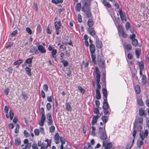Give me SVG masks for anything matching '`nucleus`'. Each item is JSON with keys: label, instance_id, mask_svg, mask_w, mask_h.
<instances>
[{"label": "nucleus", "instance_id": "nucleus-1", "mask_svg": "<svg viewBox=\"0 0 149 149\" xmlns=\"http://www.w3.org/2000/svg\"><path fill=\"white\" fill-rule=\"evenodd\" d=\"M148 132L147 130H146L144 132H140L139 138L138 139L137 143V146L139 148H140L143 144V141L144 140L145 138L147 137L148 136Z\"/></svg>", "mask_w": 149, "mask_h": 149}, {"label": "nucleus", "instance_id": "nucleus-2", "mask_svg": "<svg viewBox=\"0 0 149 149\" xmlns=\"http://www.w3.org/2000/svg\"><path fill=\"white\" fill-rule=\"evenodd\" d=\"M95 74L96 75V81L97 88L95 91H100L101 86L99 84L100 81L101 74L99 69L97 67L96 68L95 70Z\"/></svg>", "mask_w": 149, "mask_h": 149}, {"label": "nucleus", "instance_id": "nucleus-3", "mask_svg": "<svg viewBox=\"0 0 149 149\" xmlns=\"http://www.w3.org/2000/svg\"><path fill=\"white\" fill-rule=\"evenodd\" d=\"M143 123V118L142 117H139L136 120L134 123V128L137 129L138 130H140L142 128L141 125Z\"/></svg>", "mask_w": 149, "mask_h": 149}, {"label": "nucleus", "instance_id": "nucleus-4", "mask_svg": "<svg viewBox=\"0 0 149 149\" xmlns=\"http://www.w3.org/2000/svg\"><path fill=\"white\" fill-rule=\"evenodd\" d=\"M89 49L91 53V55L94 63L96 64L95 61L96 55L95 53V47L94 45L90 44L89 46Z\"/></svg>", "mask_w": 149, "mask_h": 149}, {"label": "nucleus", "instance_id": "nucleus-5", "mask_svg": "<svg viewBox=\"0 0 149 149\" xmlns=\"http://www.w3.org/2000/svg\"><path fill=\"white\" fill-rule=\"evenodd\" d=\"M81 2L83 5L82 7V11L85 13L87 7L90 6L91 1V0H81Z\"/></svg>", "mask_w": 149, "mask_h": 149}, {"label": "nucleus", "instance_id": "nucleus-6", "mask_svg": "<svg viewBox=\"0 0 149 149\" xmlns=\"http://www.w3.org/2000/svg\"><path fill=\"white\" fill-rule=\"evenodd\" d=\"M46 117L48 125H52L53 123V121L52 119V114L49 113H47L46 115Z\"/></svg>", "mask_w": 149, "mask_h": 149}, {"label": "nucleus", "instance_id": "nucleus-7", "mask_svg": "<svg viewBox=\"0 0 149 149\" xmlns=\"http://www.w3.org/2000/svg\"><path fill=\"white\" fill-rule=\"evenodd\" d=\"M119 13L120 16L121 20L122 21H126L127 20V17L125 14L123 12L122 10L121 9H119Z\"/></svg>", "mask_w": 149, "mask_h": 149}, {"label": "nucleus", "instance_id": "nucleus-8", "mask_svg": "<svg viewBox=\"0 0 149 149\" xmlns=\"http://www.w3.org/2000/svg\"><path fill=\"white\" fill-rule=\"evenodd\" d=\"M103 145L104 149H111L112 146L111 143H108L105 141H103Z\"/></svg>", "mask_w": 149, "mask_h": 149}, {"label": "nucleus", "instance_id": "nucleus-9", "mask_svg": "<svg viewBox=\"0 0 149 149\" xmlns=\"http://www.w3.org/2000/svg\"><path fill=\"white\" fill-rule=\"evenodd\" d=\"M38 49L41 53H45L46 51L45 47H44L42 45H39L38 46Z\"/></svg>", "mask_w": 149, "mask_h": 149}, {"label": "nucleus", "instance_id": "nucleus-10", "mask_svg": "<svg viewBox=\"0 0 149 149\" xmlns=\"http://www.w3.org/2000/svg\"><path fill=\"white\" fill-rule=\"evenodd\" d=\"M100 116L98 115L93 116L92 118V120L91 122V124L92 125H94L96 123L98 118Z\"/></svg>", "mask_w": 149, "mask_h": 149}, {"label": "nucleus", "instance_id": "nucleus-11", "mask_svg": "<svg viewBox=\"0 0 149 149\" xmlns=\"http://www.w3.org/2000/svg\"><path fill=\"white\" fill-rule=\"evenodd\" d=\"M87 31L91 36L93 37H94L95 36V33L93 28L89 27L87 29Z\"/></svg>", "mask_w": 149, "mask_h": 149}, {"label": "nucleus", "instance_id": "nucleus-12", "mask_svg": "<svg viewBox=\"0 0 149 149\" xmlns=\"http://www.w3.org/2000/svg\"><path fill=\"white\" fill-rule=\"evenodd\" d=\"M60 138L59 134L58 133H56L54 136V139L56 144H58L59 143Z\"/></svg>", "mask_w": 149, "mask_h": 149}, {"label": "nucleus", "instance_id": "nucleus-13", "mask_svg": "<svg viewBox=\"0 0 149 149\" xmlns=\"http://www.w3.org/2000/svg\"><path fill=\"white\" fill-rule=\"evenodd\" d=\"M33 58V57L32 56V57L26 59L24 63H26L27 64H29V66L30 67H31L32 66V65L31 64L32 62V59Z\"/></svg>", "mask_w": 149, "mask_h": 149}, {"label": "nucleus", "instance_id": "nucleus-14", "mask_svg": "<svg viewBox=\"0 0 149 149\" xmlns=\"http://www.w3.org/2000/svg\"><path fill=\"white\" fill-rule=\"evenodd\" d=\"M124 49L125 51H128L130 50L132 47L130 44H125L124 45Z\"/></svg>", "mask_w": 149, "mask_h": 149}, {"label": "nucleus", "instance_id": "nucleus-15", "mask_svg": "<svg viewBox=\"0 0 149 149\" xmlns=\"http://www.w3.org/2000/svg\"><path fill=\"white\" fill-rule=\"evenodd\" d=\"M117 17H115L114 16V17H113V21L114 22L115 24L117 26V24H119V18L118 17V14L117 13Z\"/></svg>", "mask_w": 149, "mask_h": 149}, {"label": "nucleus", "instance_id": "nucleus-16", "mask_svg": "<svg viewBox=\"0 0 149 149\" xmlns=\"http://www.w3.org/2000/svg\"><path fill=\"white\" fill-rule=\"evenodd\" d=\"M55 29H60L61 24L60 21H56L54 23Z\"/></svg>", "mask_w": 149, "mask_h": 149}, {"label": "nucleus", "instance_id": "nucleus-17", "mask_svg": "<svg viewBox=\"0 0 149 149\" xmlns=\"http://www.w3.org/2000/svg\"><path fill=\"white\" fill-rule=\"evenodd\" d=\"M100 134V137L102 140H105L107 138V135L106 134V132H104L103 133H102Z\"/></svg>", "mask_w": 149, "mask_h": 149}, {"label": "nucleus", "instance_id": "nucleus-18", "mask_svg": "<svg viewBox=\"0 0 149 149\" xmlns=\"http://www.w3.org/2000/svg\"><path fill=\"white\" fill-rule=\"evenodd\" d=\"M102 45V43L101 41L99 40H96V46L98 48H100L101 47Z\"/></svg>", "mask_w": 149, "mask_h": 149}, {"label": "nucleus", "instance_id": "nucleus-19", "mask_svg": "<svg viewBox=\"0 0 149 149\" xmlns=\"http://www.w3.org/2000/svg\"><path fill=\"white\" fill-rule=\"evenodd\" d=\"M137 104L140 106L143 105V103L142 101V98L140 97H138L137 99Z\"/></svg>", "mask_w": 149, "mask_h": 149}, {"label": "nucleus", "instance_id": "nucleus-20", "mask_svg": "<svg viewBox=\"0 0 149 149\" xmlns=\"http://www.w3.org/2000/svg\"><path fill=\"white\" fill-rule=\"evenodd\" d=\"M141 81L143 84H146L147 83V78L145 75H143L142 76L141 78Z\"/></svg>", "mask_w": 149, "mask_h": 149}, {"label": "nucleus", "instance_id": "nucleus-21", "mask_svg": "<svg viewBox=\"0 0 149 149\" xmlns=\"http://www.w3.org/2000/svg\"><path fill=\"white\" fill-rule=\"evenodd\" d=\"M25 70L27 73V74L29 76H31L32 75L31 72V69L29 67H26L25 68Z\"/></svg>", "mask_w": 149, "mask_h": 149}, {"label": "nucleus", "instance_id": "nucleus-22", "mask_svg": "<svg viewBox=\"0 0 149 149\" xmlns=\"http://www.w3.org/2000/svg\"><path fill=\"white\" fill-rule=\"evenodd\" d=\"M85 12H86V14L88 17H90L91 16V13L89 8H86Z\"/></svg>", "mask_w": 149, "mask_h": 149}, {"label": "nucleus", "instance_id": "nucleus-23", "mask_svg": "<svg viewBox=\"0 0 149 149\" xmlns=\"http://www.w3.org/2000/svg\"><path fill=\"white\" fill-rule=\"evenodd\" d=\"M99 65L102 68H104L105 65V61L103 60H100L99 63Z\"/></svg>", "mask_w": 149, "mask_h": 149}, {"label": "nucleus", "instance_id": "nucleus-24", "mask_svg": "<svg viewBox=\"0 0 149 149\" xmlns=\"http://www.w3.org/2000/svg\"><path fill=\"white\" fill-rule=\"evenodd\" d=\"M102 3L104 5L107 7L109 8L111 7V5L106 0H103Z\"/></svg>", "mask_w": 149, "mask_h": 149}, {"label": "nucleus", "instance_id": "nucleus-25", "mask_svg": "<svg viewBox=\"0 0 149 149\" xmlns=\"http://www.w3.org/2000/svg\"><path fill=\"white\" fill-rule=\"evenodd\" d=\"M87 24L89 27L92 26L93 25V20L91 19H88L87 22Z\"/></svg>", "mask_w": 149, "mask_h": 149}, {"label": "nucleus", "instance_id": "nucleus-26", "mask_svg": "<svg viewBox=\"0 0 149 149\" xmlns=\"http://www.w3.org/2000/svg\"><path fill=\"white\" fill-rule=\"evenodd\" d=\"M38 51V50L36 47H33L31 48L29 52L31 53H36Z\"/></svg>", "mask_w": 149, "mask_h": 149}, {"label": "nucleus", "instance_id": "nucleus-27", "mask_svg": "<svg viewBox=\"0 0 149 149\" xmlns=\"http://www.w3.org/2000/svg\"><path fill=\"white\" fill-rule=\"evenodd\" d=\"M135 92L137 94H139L141 91L140 90V86L137 85H136L135 86Z\"/></svg>", "mask_w": 149, "mask_h": 149}, {"label": "nucleus", "instance_id": "nucleus-28", "mask_svg": "<svg viewBox=\"0 0 149 149\" xmlns=\"http://www.w3.org/2000/svg\"><path fill=\"white\" fill-rule=\"evenodd\" d=\"M81 7V4L80 3H77L75 6V9L76 11H79Z\"/></svg>", "mask_w": 149, "mask_h": 149}, {"label": "nucleus", "instance_id": "nucleus-29", "mask_svg": "<svg viewBox=\"0 0 149 149\" xmlns=\"http://www.w3.org/2000/svg\"><path fill=\"white\" fill-rule=\"evenodd\" d=\"M132 43L133 46H137L138 45L137 40L136 39H133L132 40Z\"/></svg>", "mask_w": 149, "mask_h": 149}, {"label": "nucleus", "instance_id": "nucleus-30", "mask_svg": "<svg viewBox=\"0 0 149 149\" xmlns=\"http://www.w3.org/2000/svg\"><path fill=\"white\" fill-rule=\"evenodd\" d=\"M95 96L97 99H100L101 95H100V91H96Z\"/></svg>", "mask_w": 149, "mask_h": 149}, {"label": "nucleus", "instance_id": "nucleus-31", "mask_svg": "<svg viewBox=\"0 0 149 149\" xmlns=\"http://www.w3.org/2000/svg\"><path fill=\"white\" fill-rule=\"evenodd\" d=\"M105 124L104 125V128H102L101 127H99V134L103 133L106 131L105 130Z\"/></svg>", "mask_w": 149, "mask_h": 149}, {"label": "nucleus", "instance_id": "nucleus-32", "mask_svg": "<svg viewBox=\"0 0 149 149\" xmlns=\"http://www.w3.org/2000/svg\"><path fill=\"white\" fill-rule=\"evenodd\" d=\"M15 144L17 146H19L21 143V140L19 138H16L15 139Z\"/></svg>", "mask_w": 149, "mask_h": 149}, {"label": "nucleus", "instance_id": "nucleus-33", "mask_svg": "<svg viewBox=\"0 0 149 149\" xmlns=\"http://www.w3.org/2000/svg\"><path fill=\"white\" fill-rule=\"evenodd\" d=\"M57 54V50L56 49L53 50L52 51V54L53 58H56V54Z\"/></svg>", "mask_w": 149, "mask_h": 149}, {"label": "nucleus", "instance_id": "nucleus-34", "mask_svg": "<svg viewBox=\"0 0 149 149\" xmlns=\"http://www.w3.org/2000/svg\"><path fill=\"white\" fill-rule=\"evenodd\" d=\"M117 26L118 31L119 33L123 31V28L121 25H118V26Z\"/></svg>", "mask_w": 149, "mask_h": 149}, {"label": "nucleus", "instance_id": "nucleus-35", "mask_svg": "<svg viewBox=\"0 0 149 149\" xmlns=\"http://www.w3.org/2000/svg\"><path fill=\"white\" fill-rule=\"evenodd\" d=\"M66 110L68 111H70L71 110L70 103L69 102L66 104Z\"/></svg>", "mask_w": 149, "mask_h": 149}, {"label": "nucleus", "instance_id": "nucleus-36", "mask_svg": "<svg viewBox=\"0 0 149 149\" xmlns=\"http://www.w3.org/2000/svg\"><path fill=\"white\" fill-rule=\"evenodd\" d=\"M145 113L144 110L142 109H140L139 110V114L141 116H142Z\"/></svg>", "mask_w": 149, "mask_h": 149}, {"label": "nucleus", "instance_id": "nucleus-37", "mask_svg": "<svg viewBox=\"0 0 149 149\" xmlns=\"http://www.w3.org/2000/svg\"><path fill=\"white\" fill-rule=\"evenodd\" d=\"M40 149H47V146L46 144L44 142H42L40 145Z\"/></svg>", "mask_w": 149, "mask_h": 149}, {"label": "nucleus", "instance_id": "nucleus-38", "mask_svg": "<svg viewBox=\"0 0 149 149\" xmlns=\"http://www.w3.org/2000/svg\"><path fill=\"white\" fill-rule=\"evenodd\" d=\"M23 61L21 59H19L18 60H17V61H15L14 63L13 64L16 65H19Z\"/></svg>", "mask_w": 149, "mask_h": 149}, {"label": "nucleus", "instance_id": "nucleus-39", "mask_svg": "<svg viewBox=\"0 0 149 149\" xmlns=\"http://www.w3.org/2000/svg\"><path fill=\"white\" fill-rule=\"evenodd\" d=\"M135 54L137 58H139L140 54V50L139 49H137L135 50Z\"/></svg>", "mask_w": 149, "mask_h": 149}, {"label": "nucleus", "instance_id": "nucleus-40", "mask_svg": "<svg viewBox=\"0 0 149 149\" xmlns=\"http://www.w3.org/2000/svg\"><path fill=\"white\" fill-rule=\"evenodd\" d=\"M45 141L47 142V147H50L51 146V141L50 139H47L45 140Z\"/></svg>", "mask_w": 149, "mask_h": 149}, {"label": "nucleus", "instance_id": "nucleus-41", "mask_svg": "<svg viewBox=\"0 0 149 149\" xmlns=\"http://www.w3.org/2000/svg\"><path fill=\"white\" fill-rule=\"evenodd\" d=\"M104 110H103L104 113L105 115H107L109 112L110 111V109H104Z\"/></svg>", "mask_w": 149, "mask_h": 149}, {"label": "nucleus", "instance_id": "nucleus-42", "mask_svg": "<svg viewBox=\"0 0 149 149\" xmlns=\"http://www.w3.org/2000/svg\"><path fill=\"white\" fill-rule=\"evenodd\" d=\"M139 66L140 70H143L144 68V63L143 62H141L139 63Z\"/></svg>", "mask_w": 149, "mask_h": 149}, {"label": "nucleus", "instance_id": "nucleus-43", "mask_svg": "<svg viewBox=\"0 0 149 149\" xmlns=\"http://www.w3.org/2000/svg\"><path fill=\"white\" fill-rule=\"evenodd\" d=\"M102 93L104 96V97H107V90L105 88H103L102 89Z\"/></svg>", "mask_w": 149, "mask_h": 149}, {"label": "nucleus", "instance_id": "nucleus-44", "mask_svg": "<svg viewBox=\"0 0 149 149\" xmlns=\"http://www.w3.org/2000/svg\"><path fill=\"white\" fill-rule=\"evenodd\" d=\"M17 34V30L13 31L11 33L10 36L12 37L15 36Z\"/></svg>", "mask_w": 149, "mask_h": 149}, {"label": "nucleus", "instance_id": "nucleus-45", "mask_svg": "<svg viewBox=\"0 0 149 149\" xmlns=\"http://www.w3.org/2000/svg\"><path fill=\"white\" fill-rule=\"evenodd\" d=\"M26 31L28 33L29 35H31L32 33V31L31 30L29 27H27L26 29Z\"/></svg>", "mask_w": 149, "mask_h": 149}, {"label": "nucleus", "instance_id": "nucleus-46", "mask_svg": "<svg viewBox=\"0 0 149 149\" xmlns=\"http://www.w3.org/2000/svg\"><path fill=\"white\" fill-rule=\"evenodd\" d=\"M49 130L50 132L52 133H53L54 132L55 130V127L54 126H51L50 127Z\"/></svg>", "mask_w": 149, "mask_h": 149}, {"label": "nucleus", "instance_id": "nucleus-47", "mask_svg": "<svg viewBox=\"0 0 149 149\" xmlns=\"http://www.w3.org/2000/svg\"><path fill=\"white\" fill-rule=\"evenodd\" d=\"M60 140L61 143V145H63V144L65 143V141L64 138L62 137H60Z\"/></svg>", "mask_w": 149, "mask_h": 149}, {"label": "nucleus", "instance_id": "nucleus-48", "mask_svg": "<svg viewBox=\"0 0 149 149\" xmlns=\"http://www.w3.org/2000/svg\"><path fill=\"white\" fill-rule=\"evenodd\" d=\"M9 113L10 119V120H12L13 119L14 117V113L12 110H10Z\"/></svg>", "mask_w": 149, "mask_h": 149}, {"label": "nucleus", "instance_id": "nucleus-49", "mask_svg": "<svg viewBox=\"0 0 149 149\" xmlns=\"http://www.w3.org/2000/svg\"><path fill=\"white\" fill-rule=\"evenodd\" d=\"M102 119L103 122L105 123L107 121V116H103L102 117Z\"/></svg>", "mask_w": 149, "mask_h": 149}, {"label": "nucleus", "instance_id": "nucleus-50", "mask_svg": "<svg viewBox=\"0 0 149 149\" xmlns=\"http://www.w3.org/2000/svg\"><path fill=\"white\" fill-rule=\"evenodd\" d=\"M136 132H137L136 130H134L133 131V132L132 133V136L133 137V139L132 140L133 143L134 142V139L135 137L136 136Z\"/></svg>", "mask_w": 149, "mask_h": 149}, {"label": "nucleus", "instance_id": "nucleus-51", "mask_svg": "<svg viewBox=\"0 0 149 149\" xmlns=\"http://www.w3.org/2000/svg\"><path fill=\"white\" fill-rule=\"evenodd\" d=\"M19 125L18 124L16 125V127L15 130V133H17L19 132Z\"/></svg>", "mask_w": 149, "mask_h": 149}, {"label": "nucleus", "instance_id": "nucleus-52", "mask_svg": "<svg viewBox=\"0 0 149 149\" xmlns=\"http://www.w3.org/2000/svg\"><path fill=\"white\" fill-rule=\"evenodd\" d=\"M45 120L46 116L45 114L41 115L40 120L41 121H43L44 122H45Z\"/></svg>", "mask_w": 149, "mask_h": 149}, {"label": "nucleus", "instance_id": "nucleus-53", "mask_svg": "<svg viewBox=\"0 0 149 149\" xmlns=\"http://www.w3.org/2000/svg\"><path fill=\"white\" fill-rule=\"evenodd\" d=\"M78 89L82 93H84V90L81 86H78Z\"/></svg>", "mask_w": 149, "mask_h": 149}, {"label": "nucleus", "instance_id": "nucleus-54", "mask_svg": "<svg viewBox=\"0 0 149 149\" xmlns=\"http://www.w3.org/2000/svg\"><path fill=\"white\" fill-rule=\"evenodd\" d=\"M77 19L79 22H81L82 21L81 16L80 14H78L77 15Z\"/></svg>", "mask_w": 149, "mask_h": 149}, {"label": "nucleus", "instance_id": "nucleus-55", "mask_svg": "<svg viewBox=\"0 0 149 149\" xmlns=\"http://www.w3.org/2000/svg\"><path fill=\"white\" fill-rule=\"evenodd\" d=\"M34 133L36 136H38L39 134V130L38 129H36L34 130Z\"/></svg>", "mask_w": 149, "mask_h": 149}, {"label": "nucleus", "instance_id": "nucleus-56", "mask_svg": "<svg viewBox=\"0 0 149 149\" xmlns=\"http://www.w3.org/2000/svg\"><path fill=\"white\" fill-rule=\"evenodd\" d=\"M47 109V110L49 111L51 108V104L50 103H48L46 105Z\"/></svg>", "mask_w": 149, "mask_h": 149}, {"label": "nucleus", "instance_id": "nucleus-57", "mask_svg": "<svg viewBox=\"0 0 149 149\" xmlns=\"http://www.w3.org/2000/svg\"><path fill=\"white\" fill-rule=\"evenodd\" d=\"M39 132L42 134H45V130L44 128L41 127L40 128L39 130Z\"/></svg>", "mask_w": 149, "mask_h": 149}, {"label": "nucleus", "instance_id": "nucleus-58", "mask_svg": "<svg viewBox=\"0 0 149 149\" xmlns=\"http://www.w3.org/2000/svg\"><path fill=\"white\" fill-rule=\"evenodd\" d=\"M43 88L45 91H47L48 90V87L47 85L45 84L43 85Z\"/></svg>", "mask_w": 149, "mask_h": 149}, {"label": "nucleus", "instance_id": "nucleus-59", "mask_svg": "<svg viewBox=\"0 0 149 149\" xmlns=\"http://www.w3.org/2000/svg\"><path fill=\"white\" fill-rule=\"evenodd\" d=\"M120 35L123 38H125L127 37L126 34L125 33L124 31L119 33Z\"/></svg>", "mask_w": 149, "mask_h": 149}, {"label": "nucleus", "instance_id": "nucleus-60", "mask_svg": "<svg viewBox=\"0 0 149 149\" xmlns=\"http://www.w3.org/2000/svg\"><path fill=\"white\" fill-rule=\"evenodd\" d=\"M24 136L26 137H28L29 136V134L26 130L24 131Z\"/></svg>", "mask_w": 149, "mask_h": 149}, {"label": "nucleus", "instance_id": "nucleus-61", "mask_svg": "<svg viewBox=\"0 0 149 149\" xmlns=\"http://www.w3.org/2000/svg\"><path fill=\"white\" fill-rule=\"evenodd\" d=\"M109 105L108 103H103V108L104 109L109 108Z\"/></svg>", "mask_w": 149, "mask_h": 149}, {"label": "nucleus", "instance_id": "nucleus-62", "mask_svg": "<svg viewBox=\"0 0 149 149\" xmlns=\"http://www.w3.org/2000/svg\"><path fill=\"white\" fill-rule=\"evenodd\" d=\"M130 24L129 22H127L126 23V24H125V28L127 30H128L129 29V28L130 27Z\"/></svg>", "mask_w": 149, "mask_h": 149}, {"label": "nucleus", "instance_id": "nucleus-63", "mask_svg": "<svg viewBox=\"0 0 149 149\" xmlns=\"http://www.w3.org/2000/svg\"><path fill=\"white\" fill-rule=\"evenodd\" d=\"M40 112L41 115L45 114V110L42 107L40 108Z\"/></svg>", "mask_w": 149, "mask_h": 149}, {"label": "nucleus", "instance_id": "nucleus-64", "mask_svg": "<svg viewBox=\"0 0 149 149\" xmlns=\"http://www.w3.org/2000/svg\"><path fill=\"white\" fill-rule=\"evenodd\" d=\"M93 111L96 114H98L99 113V110L97 108H95L94 109Z\"/></svg>", "mask_w": 149, "mask_h": 149}]
</instances>
